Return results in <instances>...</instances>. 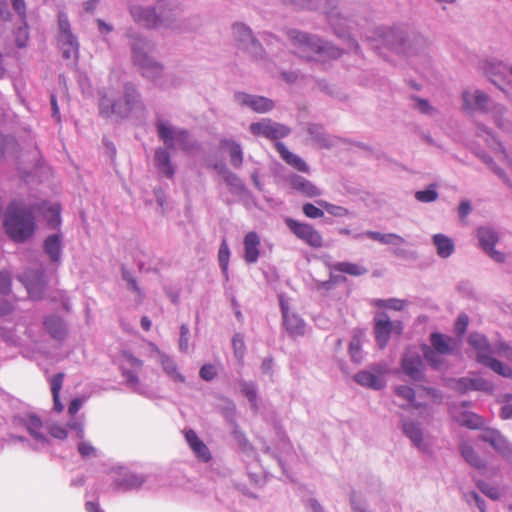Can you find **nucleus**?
I'll return each mask as SVG.
<instances>
[{
  "label": "nucleus",
  "instance_id": "nucleus-47",
  "mask_svg": "<svg viewBox=\"0 0 512 512\" xmlns=\"http://www.w3.org/2000/svg\"><path fill=\"white\" fill-rule=\"evenodd\" d=\"M468 324H469L468 315H466L465 313H461L458 316V318L455 322V325H454L455 332L459 337H462L465 334Z\"/></svg>",
  "mask_w": 512,
  "mask_h": 512
},
{
  "label": "nucleus",
  "instance_id": "nucleus-24",
  "mask_svg": "<svg viewBox=\"0 0 512 512\" xmlns=\"http://www.w3.org/2000/svg\"><path fill=\"white\" fill-rule=\"evenodd\" d=\"M459 451L467 463L478 470L486 468V462L476 453L474 448L466 442H461Z\"/></svg>",
  "mask_w": 512,
  "mask_h": 512
},
{
  "label": "nucleus",
  "instance_id": "nucleus-19",
  "mask_svg": "<svg viewBox=\"0 0 512 512\" xmlns=\"http://www.w3.org/2000/svg\"><path fill=\"white\" fill-rule=\"evenodd\" d=\"M402 429L404 434L418 449L423 452L430 451V445L424 440L423 431L418 424L414 422H403Z\"/></svg>",
  "mask_w": 512,
  "mask_h": 512
},
{
  "label": "nucleus",
  "instance_id": "nucleus-46",
  "mask_svg": "<svg viewBox=\"0 0 512 512\" xmlns=\"http://www.w3.org/2000/svg\"><path fill=\"white\" fill-rule=\"evenodd\" d=\"M477 487L479 490L484 493L486 496L493 500H497L500 497V493L497 487L491 486L490 484L484 481H478Z\"/></svg>",
  "mask_w": 512,
  "mask_h": 512
},
{
  "label": "nucleus",
  "instance_id": "nucleus-34",
  "mask_svg": "<svg viewBox=\"0 0 512 512\" xmlns=\"http://www.w3.org/2000/svg\"><path fill=\"white\" fill-rule=\"evenodd\" d=\"M395 394L406 400L413 408L419 409L424 407L423 403L416 401V391L407 385H400L395 388Z\"/></svg>",
  "mask_w": 512,
  "mask_h": 512
},
{
  "label": "nucleus",
  "instance_id": "nucleus-10",
  "mask_svg": "<svg viewBox=\"0 0 512 512\" xmlns=\"http://www.w3.org/2000/svg\"><path fill=\"white\" fill-rule=\"evenodd\" d=\"M402 330L403 326L401 322H391L389 317L384 313L379 314L375 318L374 333L381 348H384L388 343L392 331L400 334Z\"/></svg>",
  "mask_w": 512,
  "mask_h": 512
},
{
  "label": "nucleus",
  "instance_id": "nucleus-20",
  "mask_svg": "<svg viewBox=\"0 0 512 512\" xmlns=\"http://www.w3.org/2000/svg\"><path fill=\"white\" fill-rule=\"evenodd\" d=\"M275 148L277 152L280 154L281 158L291 167L294 169L308 173L309 172V166L306 164V162L300 158L299 156L293 154L290 152L287 147L282 142H276Z\"/></svg>",
  "mask_w": 512,
  "mask_h": 512
},
{
  "label": "nucleus",
  "instance_id": "nucleus-27",
  "mask_svg": "<svg viewBox=\"0 0 512 512\" xmlns=\"http://www.w3.org/2000/svg\"><path fill=\"white\" fill-rule=\"evenodd\" d=\"M156 166L168 177L173 178L174 167L170 161V154L167 150L159 148L155 152Z\"/></svg>",
  "mask_w": 512,
  "mask_h": 512
},
{
  "label": "nucleus",
  "instance_id": "nucleus-57",
  "mask_svg": "<svg viewBox=\"0 0 512 512\" xmlns=\"http://www.w3.org/2000/svg\"><path fill=\"white\" fill-rule=\"evenodd\" d=\"M417 393L419 397H423L424 395L432 400H437L440 397V394L437 390L433 388H427L424 386L418 387Z\"/></svg>",
  "mask_w": 512,
  "mask_h": 512
},
{
  "label": "nucleus",
  "instance_id": "nucleus-45",
  "mask_svg": "<svg viewBox=\"0 0 512 512\" xmlns=\"http://www.w3.org/2000/svg\"><path fill=\"white\" fill-rule=\"evenodd\" d=\"M29 39L28 26L26 23L19 27L15 32V42L19 48H24Z\"/></svg>",
  "mask_w": 512,
  "mask_h": 512
},
{
  "label": "nucleus",
  "instance_id": "nucleus-37",
  "mask_svg": "<svg viewBox=\"0 0 512 512\" xmlns=\"http://www.w3.org/2000/svg\"><path fill=\"white\" fill-rule=\"evenodd\" d=\"M334 270L352 276H360L365 273V268L350 262H339L334 265Z\"/></svg>",
  "mask_w": 512,
  "mask_h": 512
},
{
  "label": "nucleus",
  "instance_id": "nucleus-15",
  "mask_svg": "<svg viewBox=\"0 0 512 512\" xmlns=\"http://www.w3.org/2000/svg\"><path fill=\"white\" fill-rule=\"evenodd\" d=\"M236 98L241 104L250 107L257 113H266L274 107L273 101L263 96H252L246 93H238L236 94Z\"/></svg>",
  "mask_w": 512,
  "mask_h": 512
},
{
  "label": "nucleus",
  "instance_id": "nucleus-21",
  "mask_svg": "<svg viewBox=\"0 0 512 512\" xmlns=\"http://www.w3.org/2000/svg\"><path fill=\"white\" fill-rule=\"evenodd\" d=\"M430 342L431 348L440 354H450L457 345V342L452 337L438 332L431 334Z\"/></svg>",
  "mask_w": 512,
  "mask_h": 512
},
{
  "label": "nucleus",
  "instance_id": "nucleus-9",
  "mask_svg": "<svg viewBox=\"0 0 512 512\" xmlns=\"http://www.w3.org/2000/svg\"><path fill=\"white\" fill-rule=\"evenodd\" d=\"M158 136L164 142L168 149H174L176 144L183 150L189 148L188 133L185 130H174L163 121L156 123Z\"/></svg>",
  "mask_w": 512,
  "mask_h": 512
},
{
  "label": "nucleus",
  "instance_id": "nucleus-43",
  "mask_svg": "<svg viewBox=\"0 0 512 512\" xmlns=\"http://www.w3.org/2000/svg\"><path fill=\"white\" fill-rule=\"evenodd\" d=\"M423 354H424L425 359L428 361V363L431 366L437 368L438 366L441 365V363H442V359L440 357L441 354L438 352H435L431 347L424 345L423 346Z\"/></svg>",
  "mask_w": 512,
  "mask_h": 512
},
{
  "label": "nucleus",
  "instance_id": "nucleus-41",
  "mask_svg": "<svg viewBox=\"0 0 512 512\" xmlns=\"http://www.w3.org/2000/svg\"><path fill=\"white\" fill-rule=\"evenodd\" d=\"M242 393L247 397L251 405L257 409V392L255 385L246 381L240 382Z\"/></svg>",
  "mask_w": 512,
  "mask_h": 512
},
{
  "label": "nucleus",
  "instance_id": "nucleus-5",
  "mask_svg": "<svg viewBox=\"0 0 512 512\" xmlns=\"http://www.w3.org/2000/svg\"><path fill=\"white\" fill-rule=\"evenodd\" d=\"M157 10L159 11L158 14L156 13V8L145 10L140 6H134L131 8V15L137 23L147 28L168 25L172 16V9L164 3H159Z\"/></svg>",
  "mask_w": 512,
  "mask_h": 512
},
{
  "label": "nucleus",
  "instance_id": "nucleus-39",
  "mask_svg": "<svg viewBox=\"0 0 512 512\" xmlns=\"http://www.w3.org/2000/svg\"><path fill=\"white\" fill-rule=\"evenodd\" d=\"M415 198L419 202H424V203H429V202L435 201L438 198L436 186L434 184H432L426 190L417 191L415 193Z\"/></svg>",
  "mask_w": 512,
  "mask_h": 512
},
{
  "label": "nucleus",
  "instance_id": "nucleus-52",
  "mask_svg": "<svg viewBox=\"0 0 512 512\" xmlns=\"http://www.w3.org/2000/svg\"><path fill=\"white\" fill-rule=\"evenodd\" d=\"M462 423L471 429H478L482 426L483 421L476 414L470 413L464 415Z\"/></svg>",
  "mask_w": 512,
  "mask_h": 512
},
{
  "label": "nucleus",
  "instance_id": "nucleus-26",
  "mask_svg": "<svg viewBox=\"0 0 512 512\" xmlns=\"http://www.w3.org/2000/svg\"><path fill=\"white\" fill-rule=\"evenodd\" d=\"M219 174L223 177L225 183L230 188V191L235 194H242L246 188L242 180L233 172L228 170L225 166L219 168Z\"/></svg>",
  "mask_w": 512,
  "mask_h": 512
},
{
  "label": "nucleus",
  "instance_id": "nucleus-61",
  "mask_svg": "<svg viewBox=\"0 0 512 512\" xmlns=\"http://www.w3.org/2000/svg\"><path fill=\"white\" fill-rule=\"evenodd\" d=\"M486 253L496 262L503 263L505 261L504 253L496 250L495 247L487 249Z\"/></svg>",
  "mask_w": 512,
  "mask_h": 512
},
{
  "label": "nucleus",
  "instance_id": "nucleus-29",
  "mask_svg": "<svg viewBox=\"0 0 512 512\" xmlns=\"http://www.w3.org/2000/svg\"><path fill=\"white\" fill-rule=\"evenodd\" d=\"M365 235L369 239L377 241L382 244L402 245L405 243V239L402 236L397 235L395 233L383 234L377 231H367Z\"/></svg>",
  "mask_w": 512,
  "mask_h": 512
},
{
  "label": "nucleus",
  "instance_id": "nucleus-13",
  "mask_svg": "<svg viewBox=\"0 0 512 512\" xmlns=\"http://www.w3.org/2000/svg\"><path fill=\"white\" fill-rule=\"evenodd\" d=\"M403 372L413 381L424 379V364L418 353L407 352L402 359Z\"/></svg>",
  "mask_w": 512,
  "mask_h": 512
},
{
  "label": "nucleus",
  "instance_id": "nucleus-7",
  "mask_svg": "<svg viewBox=\"0 0 512 512\" xmlns=\"http://www.w3.org/2000/svg\"><path fill=\"white\" fill-rule=\"evenodd\" d=\"M387 372L388 369L385 365L378 364L369 370L359 371L354 375V380L363 387L379 390L386 385L385 375Z\"/></svg>",
  "mask_w": 512,
  "mask_h": 512
},
{
  "label": "nucleus",
  "instance_id": "nucleus-23",
  "mask_svg": "<svg viewBox=\"0 0 512 512\" xmlns=\"http://www.w3.org/2000/svg\"><path fill=\"white\" fill-rule=\"evenodd\" d=\"M58 44L62 50V55L64 58L69 59L72 56H76L78 54L79 43L76 36L72 32L67 34H59Z\"/></svg>",
  "mask_w": 512,
  "mask_h": 512
},
{
  "label": "nucleus",
  "instance_id": "nucleus-38",
  "mask_svg": "<svg viewBox=\"0 0 512 512\" xmlns=\"http://www.w3.org/2000/svg\"><path fill=\"white\" fill-rule=\"evenodd\" d=\"M485 73L488 77H490L493 83H497V77L504 75L507 71V67L501 63H487L484 67Z\"/></svg>",
  "mask_w": 512,
  "mask_h": 512
},
{
  "label": "nucleus",
  "instance_id": "nucleus-16",
  "mask_svg": "<svg viewBox=\"0 0 512 512\" xmlns=\"http://www.w3.org/2000/svg\"><path fill=\"white\" fill-rule=\"evenodd\" d=\"M288 181L292 189L307 198H315L321 195V190L303 176L293 174L289 177Z\"/></svg>",
  "mask_w": 512,
  "mask_h": 512
},
{
  "label": "nucleus",
  "instance_id": "nucleus-50",
  "mask_svg": "<svg viewBox=\"0 0 512 512\" xmlns=\"http://www.w3.org/2000/svg\"><path fill=\"white\" fill-rule=\"evenodd\" d=\"M64 377H65V375L62 372L57 373L52 377L50 383H51V392H52L53 398H56L57 394H60V391H61V388L63 385V381H64Z\"/></svg>",
  "mask_w": 512,
  "mask_h": 512
},
{
  "label": "nucleus",
  "instance_id": "nucleus-14",
  "mask_svg": "<svg viewBox=\"0 0 512 512\" xmlns=\"http://www.w3.org/2000/svg\"><path fill=\"white\" fill-rule=\"evenodd\" d=\"M463 109L466 111L479 110L487 112V106L489 103V97L481 90H475L470 92L468 90L463 91Z\"/></svg>",
  "mask_w": 512,
  "mask_h": 512
},
{
  "label": "nucleus",
  "instance_id": "nucleus-60",
  "mask_svg": "<svg viewBox=\"0 0 512 512\" xmlns=\"http://www.w3.org/2000/svg\"><path fill=\"white\" fill-rule=\"evenodd\" d=\"M471 211V203L468 200H462L458 207V213L460 218L465 219Z\"/></svg>",
  "mask_w": 512,
  "mask_h": 512
},
{
  "label": "nucleus",
  "instance_id": "nucleus-55",
  "mask_svg": "<svg viewBox=\"0 0 512 512\" xmlns=\"http://www.w3.org/2000/svg\"><path fill=\"white\" fill-rule=\"evenodd\" d=\"M496 353L499 356L506 358L507 360L512 361V347L504 342H499L495 345Z\"/></svg>",
  "mask_w": 512,
  "mask_h": 512
},
{
  "label": "nucleus",
  "instance_id": "nucleus-53",
  "mask_svg": "<svg viewBox=\"0 0 512 512\" xmlns=\"http://www.w3.org/2000/svg\"><path fill=\"white\" fill-rule=\"evenodd\" d=\"M199 375L203 380L211 381L216 377L217 371L214 365L204 364L199 371Z\"/></svg>",
  "mask_w": 512,
  "mask_h": 512
},
{
  "label": "nucleus",
  "instance_id": "nucleus-31",
  "mask_svg": "<svg viewBox=\"0 0 512 512\" xmlns=\"http://www.w3.org/2000/svg\"><path fill=\"white\" fill-rule=\"evenodd\" d=\"M45 328L49 334L55 339H62L65 335V326L59 317L50 316L47 317L45 322Z\"/></svg>",
  "mask_w": 512,
  "mask_h": 512
},
{
  "label": "nucleus",
  "instance_id": "nucleus-64",
  "mask_svg": "<svg viewBox=\"0 0 512 512\" xmlns=\"http://www.w3.org/2000/svg\"><path fill=\"white\" fill-rule=\"evenodd\" d=\"M81 406H82V401H81V399H79V398L73 399V400L70 402L69 406H68V412H69V414H70V415H72V416H73V415H75V414L79 411V409L81 408Z\"/></svg>",
  "mask_w": 512,
  "mask_h": 512
},
{
  "label": "nucleus",
  "instance_id": "nucleus-3",
  "mask_svg": "<svg viewBox=\"0 0 512 512\" xmlns=\"http://www.w3.org/2000/svg\"><path fill=\"white\" fill-rule=\"evenodd\" d=\"M4 226L13 241L24 242L35 231L33 213L30 210L19 209L16 203H11L4 219Z\"/></svg>",
  "mask_w": 512,
  "mask_h": 512
},
{
  "label": "nucleus",
  "instance_id": "nucleus-40",
  "mask_svg": "<svg viewBox=\"0 0 512 512\" xmlns=\"http://www.w3.org/2000/svg\"><path fill=\"white\" fill-rule=\"evenodd\" d=\"M233 33L240 42L251 41L252 44L256 43L252 37L251 30L243 24L234 25Z\"/></svg>",
  "mask_w": 512,
  "mask_h": 512
},
{
  "label": "nucleus",
  "instance_id": "nucleus-33",
  "mask_svg": "<svg viewBox=\"0 0 512 512\" xmlns=\"http://www.w3.org/2000/svg\"><path fill=\"white\" fill-rule=\"evenodd\" d=\"M44 250L54 262L58 261L61 252V240L59 235H51L44 242Z\"/></svg>",
  "mask_w": 512,
  "mask_h": 512
},
{
  "label": "nucleus",
  "instance_id": "nucleus-44",
  "mask_svg": "<svg viewBox=\"0 0 512 512\" xmlns=\"http://www.w3.org/2000/svg\"><path fill=\"white\" fill-rule=\"evenodd\" d=\"M229 257H230L229 247L226 243V240H223L220 245L219 251H218V261H219L220 267L224 271H226L228 268Z\"/></svg>",
  "mask_w": 512,
  "mask_h": 512
},
{
  "label": "nucleus",
  "instance_id": "nucleus-4",
  "mask_svg": "<svg viewBox=\"0 0 512 512\" xmlns=\"http://www.w3.org/2000/svg\"><path fill=\"white\" fill-rule=\"evenodd\" d=\"M468 343L476 351L478 362L503 377H512V369L492 357V348L484 335L471 333Z\"/></svg>",
  "mask_w": 512,
  "mask_h": 512
},
{
  "label": "nucleus",
  "instance_id": "nucleus-49",
  "mask_svg": "<svg viewBox=\"0 0 512 512\" xmlns=\"http://www.w3.org/2000/svg\"><path fill=\"white\" fill-rule=\"evenodd\" d=\"M349 352L352 359L359 363L362 360L361 357V342L358 337H354L353 340L349 344Z\"/></svg>",
  "mask_w": 512,
  "mask_h": 512
},
{
  "label": "nucleus",
  "instance_id": "nucleus-11",
  "mask_svg": "<svg viewBox=\"0 0 512 512\" xmlns=\"http://www.w3.org/2000/svg\"><path fill=\"white\" fill-rule=\"evenodd\" d=\"M133 60L136 65L142 69V74L148 78H155L162 73L163 67L150 59L147 53L144 51V47L135 43L132 46Z\"/></svg>",
  "mask_w": 512,
  "mask_h": 512
},
{
  "label": "nucleus",
  "instance_id": "nucleus-17",
  "mask_svg": "<svg viewBox=\"0 0 512 512\" xmlns=\"http://www.w3.org/2000/svg\"><path fill=\"white\" fill-rule=\"evenodd\" d=\"M480 439L489 443L497 452L503 455L512 453V448L505 437L496 430H487L480 435Z\"/></svg>",
  "mask_w": 512,
  "mask_h": 512
},
{
  "label": "nucleus",
  "instance_id": "nucleus-12",
  "mask_svg": "<svg viewBox=\"0 0 512 512\" xmlns=\"http://www.w3.org/2000/svg\"><path fill=\"white\" fill-rule=\"evenodd\" d=\"M279 301L281 306V311L284 319V326L287 332L294 337L302 336L305 332V323L304 321L295 314L289 313L288 303L285 300L284 296L279 295Z\"/></svg>",
  "mask_w": 512,
  "mask_h": 512
},
{
  "label": "nucleus",
  "instance_id": "nucleus-56",
  "mask_svg": "<svg viewBox=\"0 0 512 512\" xmlns=\"http://www.w3.org/2000/svg\"><path fill=\"white\" fill-rule=\"evenodd\" d=\"M58 26H59V34H63V33L67 34V33L72 32L70 22L68 20L67 15L64 12H59V14H58Z\"/></svg>",
  "mask_w": 512,
  "mask_h": 512
},
{
  "label": "nucleus",
  "instance_id": "nucleus-22",
  "mask_svg": "<svg viewBox=\"0 0 512 512\" xmlns=\"http://www.w3.org/2000/svg\"><path fill=\"white\" fill-rule=\"evenodd\" d=\"M186 441L188 442L190 448L194 451L198 458L207 462L211 459V454L209 449L204 444V442L197 436L194 430H188L185 433Z\"/></svg>",
  "mask_w": 512,
  "mask_h": 512
},
{
  "label": "nucleus",
  "instance_id": "nucleus-2",
  "mask_svg": "<svg viewBox=\"0 0 512 512\" xmlns=\"http://www.w3.org/2000/svg\"><path fill=\"white\" fill-rule=\"evenodd\" d=\"M134 110L145 111L140 95L132 86H126L123 98L116 99L110 93H103L99 100V113L105 118L116 116L127 118Z\"/></svg>",
  "mask_w": 512,
  "mask_h": 512
},
{
  "label": "nucleus",
  "instance_id": "nucleus-51",
  "mask_svg": "<svg viewBox=\"0 0 512 512\" xmlns=\"http://www.w3.org/2000/svg\"><path fill=\"white\" fill-rule=\"evenodd\" d=\"M120 368H121L123 377H125V379L127 380V382L130 385H132V386L138 385L139 378H138L136 370L132 371L130 368L126 367L125 364H121Z\"/></svg>",
  "mask_w": 512,
  "mask_h": 512
},
{
  "label": "nucleus",
  "instance_id": "nucleus-32",
  "mask_svg": "<svg viewBox=\"0 0 512 512\" xmlns=\"http://www.w3.org/2000/svg\"><path fill=\"white\" fill-rule=\"evenodd\" d=\"M23 424L36 440L45 441V437L40 433L42 428V421L34 414H29L23 419Z\"/></svg>",
  "mask_w": 512,
  "mask_h": 512
},
{
  "label": "nucleus",
  "instance_id": "nucleus-6",
  "mask_svg": "<svg viewBox=\"0 0 512 512\" xmlns=\"http://www.w3.org/2000/svg\"><path fill=\"white\" fill-rule=\"evenodd\" d=\"M285 224L298 239L306 243L308 246L315 249L323 246V237L313 225L300 222L293 218H287L285 220Z\"/></svg>",
  "mask_w": 512,
  "mask_h": 512
},
{
  "label": "nucleus",
  "instance_id": "nucleus-58",
  "mask_svg": "<svg viewBox=\"0 0 512 512\" xmlns=\"http://www.w3.org/2000/svg\"><path fill=\"white\" fill-rule=\"evenodd\" d=\"M78 451L83 457H90L96 455V449L87 442H80L78 444Z\"/></svg>",
  "mask_w": 512,
  "mask_h": 512
},
{
  "label": "nucleus",
  "instance_id": "nucleus-63",
  "mask_svg": "<svg viewBox=\"0 0 512 512\" xmlns=\"http://www.w3.org/2000/svg\"><path fill=\"white\" fill-rule=\"evenodd\" d=\"M14 10L24 19L25 17V2L24 0H10Z\"/></svg>",
  "mask_w": 512,
  "mask_h": 512
},
{
  "label": "nucleus",
  "instance_id": "nucleus-8",
  "mask_svg": "<svg viewBox=\"0 0 512 512\" xmlns=\"http://www.w3.org/2000/svg\"><path fill=\"white\" fill-rule=\"evenodd\" d=\"M249 129L255 136H263L271 140L284 138L290 133L287 126L273 122L271 119H262L260 122L252 123Z\"/></svg>",
  "mask_w": 512,
  "mask_h": 512
},
{
  "label": "nucleus",
  "instance_id": "nucleus-48",
  "mask_svg": "<svg viewBox=\"0 0 512 512\" xmlns=\"http://www.w3.org/2000/svg\"><path fill=\"white\" fill-rule=\"evenodd\" d=\"M302 211L306 217L311 219H317L324 216V212L312 203H305L302 207Z\"/></svg>",
  "mask_w": 512,
  "mask_h": 512
},
{
  "label": "nucleus",
  "instance_id": "nucleus-35",
  "mask_svg": "<svg viewBox=\"0 0 512 512\" xmlns=\"http://www.w3.org/2000/svg\"><path fill=\"white\" fill-rule=\"evenodd\" d=\"M458 387L462 391L488 390L491 388V384L483 379L462 378L458 381Z\"/></svg>",
  "mask_w": 512,
  "mask_h": 512
},
{
  "label": "nucleus",
  "instance_id": "nucleus-25",
  "mask_svg": "<svg viewBox=\"0 0 512 512\" xmlns=\"http://www.w3.org/2000/svg\"><path fill=\"white\" fill-rule=\"evenodd\" d=\"M220 148L229 152L231 164L238 168L243 163V152L241 146L235 141L222 139L220 141Z\"/></svg>",
  "mask_w": 512,
  "mask_h": 512
},
{
  "label": "nucleus",
  "instance_id": "nucleus-62",
  "mask_svg": "<svg viewBox=\"0 0 512 512\" xmlns=\"http://www.w3.org/2000/svg\"><path fill=\"white\" fill-rule=\"evenodd\" d=\"M50 211L52 213L51 224L53 226H58L60 223V206L55 204L50 208Z\"/></svg>",
  "mask_w": 512,
  "mask_h": 512
},
{
  "label": "nucleus",
  "instance_id": "nucleus-1",
  "mask_svg": "<svg viewBox=\"0 0 512 512\" xmlns=\"http://www.w3.org/2000/svg\"><path fill=\"white\" fill-rule=\"evenodd\" d=\"M288 37L293 46V52L306 60H324L325 58H337L341 55L339 49L324 44L318 38L299 30H290Z\"/></svg>",
  "mask_w": 512,
  "mask_h": 512
},
{
  "label": "nucleus",
  "instance_id": "nucleus-28",
  "mask_svg": "<svg viewBox=\"0 0 512 512\" xmlns=\"http://www.w3.org/2000/svg\"><path fill=\"white\" fill-rule=\"evenodd\" d=\"M433 243L436 246L437 254L442 258L449 257L455 248L453 241L444 234H435Z\"/></svg>",
  "mask_w": 512,
  "mask_h": 512
},
{
  "label": "nucleus",
  "instance_id": "nucleus-59",
  "mask_svg": "<svg viewBox=\"0 0 512 512\" xmlns=\"http://www.w3.org/2000/svg\"><path fill=\"white\" fill-rule=\"evenodd\" d=\"M379 303L385 307L394 309V310H402L405 306L404 301L398 299H390V300H382Z\"/></svg>",
  "mask_w": 512,
  "mask_h": 512
},
{
  "label": "nucleus",
  "instance_id": "nucleus-30",
  "mask_svg": "<svg viewBox=\"0 0 512 512\" xmlns=\"http://www.w3.org/2000/svg\"><path fill=\"white\" fill-rule=\"evenodd\" d=\"M477 237L481 247L486 251L491 247H495L499 237L496 231L487 227H480L477 230Z\"/></svg>",
  "mask_w": 512,
  "mask_h": 512
},
{
  "label": "nucleus",
  "instance_id": "nucleus-42",
  "mask_svg": "<svg viewBox=\"0 0 512 512\" xmlns=\"http://www.w3.org/2000/svg\"><path fill=\"white\" fill-rule=\"evenodd\" d=\"M121 357L124 361L122 364H125L128 368L139 371L143 367V361L135 357L131 352L123 351Z\"/></svg>",
  "mask_w": 512,
  "mask_h": 512
},
{
  "label": "nucleus",
  "instance_id": "nucleus-18",
  "mask_svg": "<svg viewBox=\"0 0 512 512\" xmlns=\"http://www.w3.org/2000/svg\"><path fill=\"white\" fill-rule=\"evenodd\" d=\"M260 237L254 232H248L243 240L244 245V260L248 264L255 263L259 258V246H260Z\"/></svg>",
  "mask_w": 512,
  "mask_h": 512
},
{
  "label": "nucleus",
  "instance_id": "nucleus-36",
  "mask_svg": "<svg viewBox=\"0 0 512 512\" xmlns=\"http://www.w3.org/2000/svg\"><path fill=\"white\" fill-rule=\"evenodd\" d=\"M161 364L164 371L172 378L175 382L183 383L185 381L184 376L178 372L177 365L174 360L166 355L161 356Z\"/></svg>",
  "mask_w": 512,
  "mask_h": 512
},
{
  "label": "nucleus",
  "instance_id": "nucleus-54",
  "mask_svg": "<svg viewBox=\"0 0 512 512\" xmlns=\"http://www.w3.org/2000/svg\"><path fill=\"white\" fill-rule=\"evenodd\" d=\"M48 433L57 439L63 440L67 437L68 433L65 427L58 425V424H52L48 428Z\"/></svg>",
  "mask_w": 512,
  "mask_h": 512
}]
</instances>
